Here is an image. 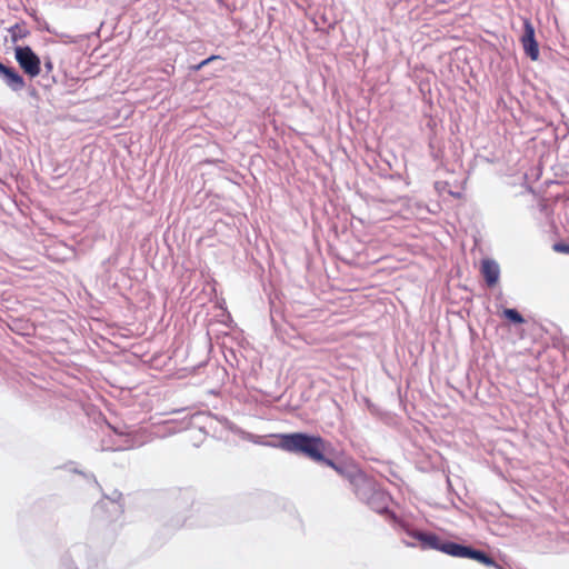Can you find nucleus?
I'll return each mask as SVG.
<instances>
[{
	"instance_id": "f257e3e1",
	"label": "nucleus",
	"mask_w": 569,
	"mask_h": 569,
	"mask_svg": "<svg viewBox=\"0 0 569 569\" xmlns=\"http://www.w3.org/2000/svg\"><path fill=\"white\" fill-rule=\"evenodd\" d=\"M280 445L286 451L301 453L316 462H322L333 470H339V466L333 460L325 457L326 442L320 436L302 432L282 435Z\"/></svg>"
},
{
	"instance_id": "f03ea898",
	"label": "nucleus",
	"mask_w": 569,
	"mask_h": 569,
	"mask_svg": "<svg viewBox=\"0 0 569 569\" xmlns=\"http://www.w3.org/2000/svg\"><path fill=\"white\" fill-rule=\"evenodd\" d=\"M339 475L346 477L350 485L353 487L355 493L361 498H365L367 491H372V496L367 500V503L379 512H382L386 507L379 508L376 506V501H386V496L381 491L373 490V483L371 479L367 477L361 470H355L352 472H346L341 467L336 470Z\"/></svg>"
},
{
	"instance_id": "7ed1b4c3",
	"label": "nucleus",
	"mask_w": 569,
	"mask_h": 569,
	"mask_svg": "<svg viewBox=\"0 0 569 569\" xmlns=\"http://www.w3.org/2000/svg\"><path fill=\"white\" fill-rule=\"evenodd\" d=\"M14 57L27 76L36 78L40 74L41 60L30 47H16Z\"/></svg>"
},
{
	"instance_id": "20e7f679",
	"label": "nucleus",
	"mask_w": 569,
	"mask_h": 569,
	"mask_svg": "<svg viewBox=\"0 0 569 569\" xmlns=\"http://www.w3.org/2000/svg\"><path fill=\"white\" fill-rule=\"evenodd\" d=\"M449 551L451 552L452 557L470 558L488 567L496 565L495 560L487 553L480 550L472 549L471 547L457 543V546H450Z\"/></svg>"
},
{
	"instance_id": "39448f33",
	"label": "nucleus",
	"mask_w": 569,
	"mask_h": 569,
	"mask_svg": "<svg viewBox=\"0 0 569 569\" xmlns=\"http://www.w3.org/2000/svg\"><path fill=\"white\" fill-rule=\"evenodd\" d=\"M520 42L526 54L533 61L538 60L539 47L535 38V28L528 19L523 22V34L521 36Z\"/></svg>"
},
{
	"instance_id": "423d86ee",
	"label": "nucleus",
	"mask_w": 569,
	"mask_h": 569,
	"mask_svg": "<svg viewBox=\"0 0 569 569\" xmlns=\"http://www.w3.org/2000/svg\"><path fill=\"white\" fill-rule=\"evenodd\" d=\"M417 539L425 546L431 549H436L442 551L449 556H451L450 546H457L456 542L451 541H442L439 536L435 533H422L419 532L417 535Z\"/></svg>"
},
{
	"instance_id": "0eeeda50",
	"label": "nucleus",
	"mask_w": 569,
	"mask_h": 569,
	"mask_svg": "<svg viewBox=\"0 0 569 569\" xmlns=\"http://www.w3.org/2000/svg\"><path fill=\"white\" fill-rule=\"evenodd\" d=\"M480 272L485 278V281L488 287H495L500 277V268L499 264L492 259H483L480 266Z\"/></svg>"
},
{
	"instance_id": "6e6552de",
	"label": "nucleus",
	"mask_w": 569,
	"mask_h": 569,
	"mask_svg": "<svg viewBox=\"0 0 569 569\" xmlns=\"http://www.w3.org/2000/svg\"><path fill=\"white\" fill-rule=\"evenodd\" d=\"M0 76L3 77L6 83L14 91L24 88L26 83L22 78L13 68L6 67L0 62Z\"/></svg>"
},
{
	"instance_id": "1a4fd4ad",
	"label": "nucleus",
	"mask_w": 569,
	"mask_h": 569,
	"mask_svg": "<svg viewBox=\"0 0 569 569\" xmlns=\"http://www.w3.org/2000/svg\"><path fill=\"white\" fill-rule=\"evenodd\" d=\"M96 511H97L98 516L103 517L104 513H114V515L122 513V508L116 501L107 499V500H101L96 506Z\"/></svg>"
},
{
	"instance_id": "9d476101",
	"label": "nucleus",
	"mask_w": 569,
	"mask_h": 569,
	"mask_svg": "<svg viewBox=\"0 0 569 569\" xmlns=\"http://www.w3.org/2000/svg\"><path fill=\"white\" fill-rule=\"evenodd\" d=\"M503 317L508 320L515 322V323H522L525 322L523 317L516 310V309H505L503 310Z\"/></svg>"
},
{
	"instance_id": "9b49d317",
	"label": "nucleus",
	"mask_w": 569,
	"mask_h": 569,
	"mask_svg": "<svg viewBox=\"0 0 569 569\" xmlns=\"http://www.w3.org/2000/svg\"><path fill=\"white\" fill-rule=\"evenodd\" d=\"M553 250L557 252L568 253L569 254V244L565 243H556L553 246Z\"/></svg>"
},
{
	"instance_id": "f8f14e48",
	"label": "nucleus",
	"mask_w": 569,
	"mask_h": 569,
	"mask_svg": "<svg viewBox=\"0 0 569 569\" xmlns=\"http://www.w3.org/2000/svg\"><path fill=\"white\" fill-rule=\"evenodd\" d=\"M20 31H21V29L18 24H16L13 28H11L12 38L14 41L17 40L18 37H24V34H22Z\"/></svg>"
},
{
	"instance_id": "ddd939ff",
	"label": "nucleus",
	"mask_w": 569,
	"mask_h": 569,
	"mask_svg": "<svg viewBox=\"0 0 569 569\" xmlns=\"http://www.w3.org/2000/svg\"><path fill=\"white\" fill-rule=\"evenodd\" d=\"M219 57L218 56H211L209 57L208 59L201 61L198 66H197V70L201 69L202 67L207 66L209 62H211L212 60H216L218 59Z\"/></svg>"
},
{
	"instance_id": "4468645a",
	"label": "nucleus",
	"mask_w": 569,
	"mask_h": 569,
	"mask_svg": "<svg viewBox=\"0 0 569 569\" xmlns=\"http://www.w3.org/2000/svg\"><path fill=\"white\" fill-rule=\"evenodd\" d=\"M44 68L47 69L48 72H51L53 70V63H52L51 59L44 60Z\"/></svg>"
}]
</instances>
